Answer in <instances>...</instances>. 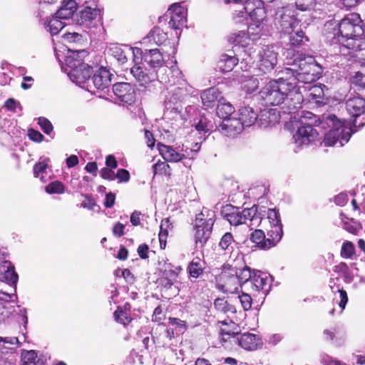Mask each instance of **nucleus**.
<instances>
[{
    "instance_id": "nucleus-1",
    "label": "nucleus",
    "mask_w": 365,
    "mask_h": 365,
    "mask_svg": "<svg viewBox=\"0 0 365 365\" xmlns=\"http://www.w3.org/2000/svg\"><path fill=\"white\" fill-rule=\"evenodd\" d=\"M287 66L275 70L277 80L270 81L259 91V96L266 106L283 104L289 113L301 108L304 101L298 83L310 84L319 79L322 73V66L312 56L293 53L286 57Z\"/></svg>"
},
{
    "instance_id": "nucleus-2",
    "label": "nucleus",
    "mask_w": 365,
    "mask_h": 365,
    "mask_svg": "<svg viewBox=\"0 0 365 365\" xmlns=\"http://www.w3.org/2000/svg\"><path fill=\"white\" fill-rule=\"evenodd\" d=\"M304 118L309 120L314 118V120L311 123L302 121V126L298 128L297 132L293 135L292 139L299 147L309 145L317 139L319 133L314 126L322 129L330 128L324 135L325 146L342 147L349 140L354 133L350 127L345 125L344 121L338 119L333 114L317 117L313 113L307 112V115H304Z\"/></svg>"
},
{
    "instance_id": "nucleus-3",
    "label": "nucleus",
    "mask_w": 365,
    "mask_h": 365,
    "mask_svg": "<svg viewBox=\"0 0 365 365\" xmlns=\"http://www.w3.org/2000/svg\"><path fill=\"white\" fill-rule=\"evenodd\" d=\"M364 33V24L359 14L351 13L346 15L339 23L338 31L334 38L343 46L354 50Z\"/></svg>"
},
{
    "instance_id": "nucleus-4",
    "label": "nucleus",
    "mask_w": 365,
    "mask_h": 365,
    "mask_svg": "<svg viewBox=\"0 0 365 365\" xmlns=\"http://www.w3.org/2000/svg\"><path fill=\"white\" fill-rule=\"evenodd\" d=\"M77 55L78 53L73 52L72 55L66 57V71L73 83L87 90V86L91 81L93 68L76 58Z\"/></svg>"
},
{
    "instance_id": "nucleus-5",
    "label": "nucleus",
    "mask_w": 365,
    "mask_h": 365,
    "mask_svg": "<svg viewBox=\"0 0 365 365\" xmlns=\"http://www.w3.org/2000/svg\"><path fill=\"white\" fill-rule=\"evenodd\" d=\"M274 22L277 29L284 34H289L293 31L299 24L295 11L291 5L277 8L274 14Z\"/></svg>"
},
{
    "instance_id": "nucleus-6",
    "label": "nucleus",
    "mask_w": 365,
    "mask_h": 365,
    "mask_svg": "<svg viewBox=\"0 0 365 365\" xmlns=\"http://www.w3.org/2000/svg\"><path fill=\"white\" fill-rule=\"evenodd\" d=\"M238 260H235L232 264H225L219 276L220 289L227 293H233L238 290L240 284L237 277Z\"/></svg>"
},
{
    "instance_id": "nucleus-7",
    "label": "nucleus",
    "mask_w": 365,
    "mask_h": 365,
    "mask_svg": "<svg viewBox=\"0 0 365 365\" xmlns=\"http://www.w3.org/2000/svg\"><path fill=\"white\" fill-rule=\"evenodd\" d=\"M190 90L191 88L188 87L185 83L172 87L165 101V108L180 112L182 108V104L190 96Z\"/></svg>"
},
{
    "instance_id": "nucleus-8",
    "label": "nucleus",
    "mask_w": 365,
    "mask_h": 365,
    "mask_svg": "<svg viewBox=\"0 0 365 365\" xmlns=\"http://www.w3.org/2000/svg\"><path fill=\"white\" fill-rule=\"evenodd\" d=\"M202 213L198 215L196 217V224L195 225V242L197 248L204 247L212 232V227L215 220L210 217L204 220L201 217Z\"/></svg>"
},
{
    "instance_id": "nucleus-9",
    "label": "nucleus",
    "mask_w": 365,
    "mask_h": 365,
    "mask_svg": "<svg viewBox=\"0 0 365 365\" xmlns=\"http://www.w3.org/2000/svg\"><path fill=\"white\" fill-rule=\"evenodd\" d=\"M221 335L224 340H227V339L225 338V336L228 337L232 336L235 341L237 342L238 344L245 350H255L262 345L261 338L250 332L239 334L237 332L226 331L225 329H222Z\"/></svg>"
},
{
    "instance_id": "nucleus-10",
    "label": "nucleus",
    "mask_w": 365,
    "mask_h": 365,
    "mask_svg": "<svg viewBox=\"0 0 365 365\" xmlns=\"http://www.w3.org/2000/svg\"><path fill=\"white\" fill-rule=\"evenodd\" d=\"M113 75L106 68H98L91 77L89 85L87 86V91L94 93L98 91L106 92L109 91Z\"/></svg>"
},
{
    "instance_id": "nucleus-11",
    "label": "nucleus",
    "mask_w": 365,
    "mask_h": 365,
    "mask_svg": "<svg viewBox=\"0 0 365 365\" xmlns=\"http://www.w3.org/2000/svg\"><path fill=\"white\" fill-rule=\"evenodd\" d=\"M262 3L260 0H246L243 10H239V17H245L249 16L252 22L265 26L264 19L266 17Z\"/></svg>"
},
{
    "instance_id": "nucleus-12",
    "label": "nucleus",
    "mask_w": 365,
    "mask_h": 365,
    "mask_svg": "<svg viewBox=\"0 0 365 365\" xmlns=\"http://www.w3.org/2000/svg\"><path fill=\"white\" fill-rule=\"evenodd\" d=\"M98 0H86L83 9L77 14L74 19L76 23L81 26L90 27L93 21L100 15V9L97 8Z\"/></svg>"
},
{
    "instance_id": "nucleus-13",
    "label": "nucleus",
    "mask_w": 365,
    "mask_h": 365,
    "mask_svg": "<svg viewBox=\"0 0 365 365\" xmlns=\"http://www.w3.org/2000/svg\"><path fill=\"white\" fill-rule=\"evenodd\" d=\"M109 53L115 58L120 64L128 61L130 56L133 57V62L138 63V60L142 56V50L139 48H133L127 45H112L108 49Z\"/></svg>"
},
{
    "instance_id": "nucleus-14",
    "label": "nucleus",
    "mask_w": 365,
    "mask_h": 365,
    "mask_svg": "<svg viewBox=\"0 0 365 365\" xmlns=\"http://www.w3.org/2000/svg\"><path fill=\"white\" fill-rule=\"evenodd\" d=\"M272 277L268 273L257 270L254 272V275L247 290L251 292H261L267 295L271 289Z\"/></svg>"
},
{
    "instance_id": "nucleus-15",
    "label": "nucleus",
    "mask_w": 365,
    "mask_h": 365,
    "mask_svg": "<svg viewBox=\"0 0 365 365\" xmlns=\"http://www.w3.org/2000/svg\"><path fill=\"white\" fill-rule=\"evenodd\" d=\"M277 64V53L271 48H263L259 53L258 69L263 73L272 72Z\"/></svg>"
},
{
    "instance_id": "nucleus-16",
    "label": "nucleus",
    "mask_w": 365,
    "mask_h": 365,
    "mask_svg": "<svg viewBox=\"0 0 365 365\" xmlns=\"http://www.w3.org/2000/svg\"><path fill=\"white\" fill-rule=\"evenodd\" d=\"M36 16L39 19V22L44 26L45 29L52 36L58 34L65 26V24L62 22L61 19L58 18L56 14L53 16L44 10L39 9Z\"/></svg>"
},
{
    "instance_id": "nucleus-17",
    "label": "nucleus",
    "mask_w": 365,
    "mask_h": 365,
    "mask_svg": "<svg viewBox=\"0 0 365 365\" xmlns=\"http://www.w3.org/2000/svg\"><path fill=\"white\" fill-rule=\"evenodd\" d=\"M170 19L169 26L175 30H180L187 21V9L180 4L175 3L169 9Z\"/></svg>"
},
{
    "instance_id": "nucleus-18",
    "label": "nucleus",
    "mask_w": 365,
    "mask_h": 365,
    "mask_svg": "<svg viewBox=\"0 0 365 365\" xmlns=\"http://www.w3.org/2000/svg\"><path fill=\"white\" fill-rule=\"evenodd\" d=\"M112 90L116 98L123 103L131 104L135 100V89L129 83H115Z\"/></svg>"
},
{
    "instance_id": "nucleus-19",
    "label": "nucleus",
    "mask_w": 365,
    "mask_h": 365,
    "mask_svg": "<svg viewBox=\"0 0 365 365\" xmlns=\"http://www.w3.org/2000/svg\"><path fill=\"white\" fill-rule=\"evenodd\" d=\"M346 97L345 107L351 117L356 118L365 113V98L352 94Z\"/></svg>"
},
{
    "instance_id": "nucleus-20",
    "label": "nucleus",
    "mask_w": 365,
    "mask_h": 365,
    "mask_svg": "<svg viewBox=\"0 0 365 365\" xmlns=\"http://www.w3.org/2000/svg\"><path fill=\"white\" fill-rule=\"evenodd\" d=\"M158 148L163 158L167 162L178 163L190 157L188 148L184 153L178 152L173 147L159 143Z\"/></svg>"
},
{
    "instance_id": "nucleus-21",
    "label": "nucleus",
    "mask_w": 365,
    "mask_h": 365,
    "mask_svg": "<svg viewBox=\"0 0 365 365\" xmlns=\"http://www.w3.org/2000/svg\"><path fill=\"white\" fill-rule=\"evenodd\" d=\"M141 63L138 60V63L130 68V73L139 82L140 86H145L146 84L154 81L158 78L157 73L155 70L149 72H145V70L138 64Z\"/></svg>"
},
{
    "instance_id": "nucleus-22",
    "label": "nucleus",
    "mask_w": 365,
    "mask_h": 365,
    "mask_svg": "<svg viewBox=\"0 0 365 365\" xmlns=\"http://www.w3.org/2000/svg\"><path fill=\"white\" fill-rule=\"evenodd\" d=\"M221 132L227 136L234 137L240 133L246 126L240 118H229L223 120L220 125Z\"/></svg>"
},
{
    "instance_id": "nucleus-23",
    "label": "nucleus",
    "mask_w": 365,
    "mask_h": 365,
    "mask_svg": "<svg viewBox=\"0 0 365 365\" xmlns=\"http://www.w3.org/2000/svg\"><path fill=\"white\" fill-rule=\"evenodd\" d=\"M279 113L276 109H264L257 114L256 123L261 128H267L279 122Z\"/></svg>"
},
{
    "instance_id": "nucleus-24",
    "label": "nucleus",
    "mask_w": 365,
    "mask_h": 365,
    "mask_svg": "<svg viewBox=\"0 0 365 365\" xmlns=\"http://www.w3.org/2000/svg\"><path fill=\"white\" fill-rule=\"evenodd\" d=\"M138 60L140 61L143 60L153 69L161 67L164 63L163 55L157 48L142 51V56Z\"/></svg>"
},
{
    "instance_id": "nucleus-25",
    "label": "nucleus",
    "mask_w": 365,
    "mask_h": 365,
    "mask_svg": "<svg viewBox=\"0 0 365 365\" xmlns=\"http://www.w3.org/2000/svg\"><path fill=\"white\" fill-rule=\"evenodd\" d=\"M242 214L244 223L247 224L249 227H257L262 221L260 213L258 212V206L256 205L250 208H245Z\"/></svg>"
},
{
    "instance_id": "nucleus-26",
    "label": "nucleus",
    "mask_w": 365,
    "mask_h": 365,
    "mask_svg": "<svg viewBox=\"0 0 365 365\" xmlns=\"http://www.w3.org/2000/svg\"><path fill=\"white\" fill-rule=\"evenodd\" d=\"M237 260L238 264L237 277L239 279L240 287H242L244 286L245 289H247L255 270H252L250 267L242 263L241 260Z\"/></svg>"
},
{
    "instance_id": "nucleus-27",
    "label": "nucleus",
    "mask_w": 365,
    "mask_h": 365,
    "mask_svg": "<svg viewBox=\"0 0 365 365\" xmlns=\"http://www.w3.org/2000/svg\"><path fill=\"white\" fill-rule=\"evenodd\" d=\"M78 3L75 0H63L60 9L55 14L58 18L68 19L73 16Z\"/></svg>"
},
{
    "instance_id": "nucleus-28",
    "label": "nucleus",
    "mask_w": 365,
    "mask_h": 365,
    "mask_svg": "<svg viewBox=\"0 0 365 365\" xmlns=\"http://www.w3.org/2000/svg\"><path fill=\"white\" fill-rule=\"evenodd\" d=\"M238 112V117L246 127H250L256 123L257 113L252 107H242L239 109Z\"/></svg>"
},
{
    "instance_id": "nucleus-29",
    "label": "nucleus",
    "mask_w": 365,
    "mask_h": 365,
    "mask_svg": "<svg viewBox=\"0 0 365 365\" xmlns=\"http://www.w3.org/2000/svg\"><path fill=\"white\" fill-rule=\"evenodd\" d=\"M282 225H271L266 237L267 244H264V247H269L271 248L275 246L282 239Z\"/></svg>"
},
{
    "instance_id": "nucleus-30",
    "label": "nucleus",
    "mask_w": 365,
    "mask_h": 365,
    "mask_svg": "<svg viewBox=\"0 0 365 365\" xmlns=\"http://www.w3.org/2000/svg\"><path fill=\"white\" fill-rule=\"evenodd\" d=\"M220 93L215 87L210 88L204 91L201 94V99L203 105L208 108L214 106L215 103L219 101Z\"/></svg>"
},
{
    "instance_id": "nucleus-31",
    "label": "nucleus",
    "mask_w": 365,
    "mask_h": 365,
    "mask_svg": "<svg viewBox=\"0 0 365 365\" xmlns=\"http://www.w3.org/2000/svg\"><path fill=\"white\" fill-rule=\"evenodd\" d=\"M224 212H225V217L232 225L237 226L244 223L242 211H240L238 208L227 205Z\"/></svg>"
},
{
    "instance_id": "nucleus-32",
    "label": "nucleus",
    "mask_w": 365,
    "mask_h": 365,
    "mask_svg": "<svg viewBox=\"0 0 365 365\" xmlns=\"http://www.w3.org/2000/svg\"><path fill=\"white\" fill-rule=\"evenodd\" d=\"M342 227L347 232L353 235L357 233L362 229L361 224L354 218H349L344 214H340Z\"/></svg>"
},
{
    "instance_id": "nucleus-33",
    "label": "nucleus",
    "mask_w": 365,
    "mask_h": 365,
    "mask_svg": "<svg viewBox=\"0 0 365 365\" xmlns=\"http://www.w3.org/2000/svg\"><path fill=\"white\" fill-rule=\"evenodd\" d=\"M222 101V98H220L218 101L216 114L220 118L225 120V119L230 118V116L233 113L235 109L231 103Z\"/></svg>"
},
{
    "instance_id": "nucleus-34",
    "label": "nucleus",
    "mask_w": 365,
    "mask_h": 365,
    "mask_svg": "<svg viewBox=\"0 0 365 365\" xmlns=\"http://www.w3.org/2000/svg\"><path fill=\"white\" fill-rule=\"evenodd\" d=\"M237 244L232 234L227 232L221 237L219 247L222 250L226 252V253H231L236 247Z\"/></svg>"
},
{
    "instance_id": "nucleus-35",
    "label": "nucleus",
    "mask_w": 365,
    "mask_h": 365,
    "mask_svg": "<svg viewBox=\"0 0 365 365\" xmlns=\"http://www.w3.org/2000/svg\"><path fill=\"white\" fill-rule=\"evenodd\" d=\"M238 59L235 56H228L227 54L222 55L218 61V68L223 73L231 71L237 64Z\"/></svg>"
},
{
    "instance_id": "nucleus-36",
    "label": "nucleus",
    "mask_w": 365,
    "mask_h": 365,
    "mask_svg": "<svg viewBox=\"0 0 365 365\" xmlns=\"http://www.w3.org/2000/svg\"><path fill=\"white\" fill-rule=\"evenodd\" d=\"M19 344V341L17 337H1L0 336V352L2 354L8 353L9 350L15 349V346H17Z\"/></svg>"
},
{
    "instance_id": "nucleus-37",
    "label": "nucleus",
    "mask_w": 365,
    "mask_h": 365,
    "mask_svg": "<svg viewBox=\"0 0 365 365\" xmlns=\"http://www.w3.org/2000/svg\"><path fill=\"white\" fill-rule=\"evenodd\" d=\"M265 26L251 22L247 27V36L252 41H257L264 35Z\"/></svg>"
},
{
    "instance_id": "nucleus-38",
    "label": "nucleus",
    "mask_w": 365,
    "mask_h": 365,
    "mask_svg": "<svg viewBox=\"0 0 365 365\" xmlns=\"http://www.w3.org/2000/svg\"><path fill=\"white\" fill-rule=\"evenodd\" d=\"M250 240L255 246L263 250L269 249V247H264L267 244V237L262 230H255L250 235Z\"/></svg>"
},
{
    "instance_id": "nucleus-39",
    "label": "nucleus",
    "mask_w": 365,
    "mask_h": 365,
    "mask_svg": "<svg viewBox=\"0 0 365 365\" xmlns=\"http://www.w3.org/2000/svg\"><path fill=\"white\" fill-rule=\"evenodd\" d=\"M289 43L293 46H299L303 44L304 42L309 41L308 37L305 35L304 32L300 29L294 31H291L289 34Z\"/></svg>"
},
{
    "instance_id": "nucleus-40",
    "label": "nucleus",
    "mask_w": 365,
    "mask_h": 365,
    "mask_svg": "<svg viewBox=\"0 0 365 365\" xmlns=\"http://www.w3.org/2000/svg\"><path fill=\"white\" fill-rule=\"evenodd\" d=\"M203 262L199 257H196L189 264L187 270L190 277L197 278L203 272Z\"/></svg>"
},
{
    "instance_id": "nucleus-41",
    "label": "nucleus",
    "mask_w": 365,
    "mask_h": 365,
    "mask_svg": "<svg viewBox=\"0 0 365 365\" xmlns=\"http://www.w3.org/2000/svg\"><path fill=\"white\" fill-rule=\"evenodd\" d=\"M5 263L8 264V266L3 274V279L9 284H16L18 281V274L14 270V267L9 262Z\"/></svg>"
},
{
    "instance_id": "nucleus-42",
    "label": "nucleus",
    "mask_w": 365,
    "mask_h": 365,
    "mask_svg": "<svg viewBox=\"0 0 365 365\" xmlns=\"http://www.w3.org/2000/svg\"><path fill=\"white\" fill-rule=\"evenodd\" d=\"M195 127L200 133H210L213 129V123L207 117L201 115Z\"/></svg>"
},
{
    "instance_id": "nucleus-43",
    "label": "nucleus",
    "mask_w": 365,
    "mask_h": 365,
    "mask_svg": "<svg viewBox=\"0 0 365 365\" xmlns=\"http://www.w3.org/2000/svg\"><path fill=\"white\" fill-rule=\"evenodd\" d=\"M259 87V81L252 76H247L242 82V88L247 93L255 92Z\"/></svg>"
},
{
    "instance_id": "nucleus-44",
    "label": "nucleus",
    "mask_w": 365,
    "mask_h": 365,
    "mask_svg": "<svg viewBox=\"0 0 365 365\" xmlns=\"http://www.w3.org/2000/svg\"><path fill=\"white\" fill-rule=\"evenodd\" d=\"M114 317L116 322L123 325L128 324L132 320L130 313L124 311L123 308L120 307H118L117 310L114 312Z\"/></svg>"
},
{
    "instance_id": "nucleus-45",
    "label": "nucleus",
    "mask_w": 365,
    "mask_h": 365,
    "mask_svg": "<svg viewBox=\"0 0 365 365\" xmlns=\"http://www.w3.org/2000/svg\"><path fill=\"white\" fill-rule=\"evenodd\" d=\"M45 190L48 194H63L65 192V185L61 182L56 180L50 182Z\"/></svg>"
},
{
    "instance_id": "nucleus-46",
    "label": "nucleus",
    "mask_w": 365,
    "mask_h": 365,
    "mask_svg": "<svg viewBox=\"0 0 365 365\" xmlns=\"http://www.w3.org/2000/svg\"><path fill=\"white\" fill-rule=\"evenodd\" d=\"M153 170L154 175L160 174V175H171V168L168 164L165 162L158 161L155 164L153 165Z\"/></svg>"
},
{
    "instance_id": "nucleus-47",
    "label": "nucleus",
    "mask_w": 365,
    "mask_h": 365,
    "mask_svg": "<svg viewBox=\"0 0 365 365\" xmlns=\"http://www.w3.org/2000/svg\"><path fill=\"white\" fill-rule=\"evenodd\" d=\"M37 353L34 350L27 351L21 355V365H36Z\"/></svg>"
},
{
    "instance_id": "nucleus-48",
    "label": "nucleus",
    "mask_w": 365,
    "mask_h": 365,
    "mask_svg": "<svg viewBox=\"0 0 365 365\" xmlns=\"http://www.w3.org/2000/svg\"><path fill=\"white\" fill-rule=\"evenodd\" d=\"M355 254L354 244L350 241H346L343 243L341 250V256L343 258H351Z\"/></svg>"
},
{
    "instance_id": "nucleus-49",
    "label": "nucleus",
    "mask_w": 365,
    "mask_h": 365,
    "mask_svg": "<svg viewBox=\"0 0 365 365\" xmlns=\"http://www.w3.org/2000/svg\"><path fill=\"white\" fill-rule=\"evenodd\" d=\"M173 225L170 221L169 218H165L161 221L160 226V233H159V241L164 240L167 239L168 235V230L172 229Z\"/></svg>"
},
{
    "instance_id": "nucleus-50",
    "label": "nucleus",
    "mask_w": 365,
    "mask_h": 365,
    "mask_svg": "<svg viewBox=\"0 0 365 365\" xmlns=\"http://www.w3.org/2000/svg\"><path fill=\"white\" fill-rule=\"evenodd\" d=\"M350 83L359 88H365V75L358 71L355 72L350 76Z\"/></svg>"
},
{
    "instance_id": "nucleus-51",
    "label": "nucleus",
    "mask_w": 365,
    "mask_h": 365,
    "mask_svg": "<svg viewBox=\"0 0 365 365\" xmlns=\"http://www.w3.org/2000/svg\"><path fill=\"white\" fill-rule=\"evenodd\" d=\"M215 307L221 312H232V307L224 299L217 298L214 302Z\"/></svg>"
},
{
    "instance_id": "nucleus-52",
    "label": "nucleus",
    "mask_w": 365,
    "mask_h": 365,
    "mask_svg": "<svg viewBox=\"0 0 365 365\" xmlns=\"http://www.w3.org/2000/svg\"><path fill=\"white\" fill-rule=\"evenodd\" d=\"M316 0H295V5L300 11H309L314 8Z\"/></svg>"
},
{
    "instance_id": "nucleus-53",
    "label": "nucleus",
    "mask_w": 365,
    "mask_h": 365,
    "mask_svg": "<svg viewBox=\"0 0 365 365\" xmlns=\"http://www.w3.org/2000/svg\"><path fill=\"white\" fill-rule=\"evenodd\" d=\"M38 124L41 130L47 135H50L53 131V127L51 121L45 117L38 118Z\"/></svg>"
},
{
    "instance_id": "nucleus-54",
    "label": "nucleus",
    "mask_w": 365,
    "mask_h": 365,
    "mask_svg": "<svg viewBox=\"0 0 365 365\" xmlns=\"http://www.w3.org/2000/svg\"><path fill=\"white\" fill-rule=\"evenodd\" d=\"M267 219L271 225H282L279 212L275 209H269L267 211Z\"/></svg>"
},
{
    "instance_id": "nucleus-55",
    "label": "nucleus",
    "mask_w": 365,
    "mask_h": 365,
    "mask_svg": "<svg viewBox=\"0 0 365 365\" xmlns=\"http://www.w3.org/2000/svg\"><path fill=\"white\" fill-rule=\"evenodd\" d=\"M244 310H250L252 307V299L250 294L244 293L239 297Z\"/></svg>"
},
{
    "instance_id": "nucleus-56",
    "label": "nucleus",
    "mask_w": 365,
    "mask_h": 365,
    "mask_svg": "<svg viewBox=\"0 0 365 365\" xmlns=\"http://www.w3.org/2000/svg\"><path fill=\"white\" fill-rule=\"evenodd\" d=\"M248 38L247 31H240L237 34H233L231 36V39H233V42L240 44L245 41V39Z\"/></svg>"
},
{
    "instance_id": "nucleus-57",
    "label": "nucleus",
    "mask_w": 365,
    "mask_h": 365,
    "mask_svg": "<svg viewBox=\"0 0 365 365\" xmlns=\"http://www.w3.org/2000/svg\"><path fill=\"white\" fill-rule=\"evenodd\" d=\"M48 164L46 160L40 161L36 163L34 166V175L36 178H38L40 174L43 173L47 168Z\"/></svg>"
},
{
    "instance_id": "nucleus-58",
    "label": "nucleus",
    "mask_w": 365,
    "mask_h": 365,
    "mask_svg": "<svg viewBox=\"0 0 365 365\" xmlns=\"http://www.w3.org/2000/svg\"><path fill=\"white\" fill-rule=\"evenodd\" d=\"M115 178H118L120 182H127L130 180V173L125 169H119L115 174Z\"/></svg>"
},
{
    "instance_id": "nucleus-59",
    "label": "nucleus",
    "mask_w": 365,
    "mask_h": 365,
    "mask_svg": "<svg viewBox=\"0 0 365 365\" xmlns=\"http://www.w3.org/2000/svg\"><path fill=\"white\" fill-rule=\"evenodd\" d=\"M28 132L29 138L34 142L41 143L44 139V136L38 130L29 129Z\"/></svg>"
},
{
    "instance_id": "nucleus-60",
    "label": "nucleus",
    "mask_w": 365,
    "mask_h": 365,
    "mask_svg": "<svg viewBox=\"0 0 365 365\" xmlns=\"http://www.w3.org/2000/svg\"><path fill=\"white\" fill-rule=\"evenodd\" d=\"M334 271L342 274L346 278L349 277V268L345 262H341L335 266Z\"/></svg>"
},
{
    "instance_id": "nucleus-61",
    "label": "nucleus",
    "mask_w": 365,
    "mask_h": 365,
    "mask_svg": "<svg viewBox=\"0 0 365 365\" xmlns=\"http://www.w3.org/2000/svg\"><path fill=\"white\" fill-rule=\"evenodd\" d=\"M101 176L106 180H113L115 179V174L108 168H103L100 171Z\"/></svg>"
},
{
    "instance_id": "nucleus-62",
    "label": "nucleus",
    "mask_w": 365,
    "mask_h": 365,
    "mask_svg": "<svg viewBox=\"0 0 365 365\" xmlns=\"http://www.w3.org/2000/svg\"><path fill=\"white\" fill-rule=\"evenodd\" d=\"M169 324L180 329H186V322L175 317L169 318Z\"/></svg>"
},
{
    "instance_id": "nucleus-63",
    "label": "nucleus",
    "mask_w": 365,
    "mask_h": 365,
    "mask_svg": "<svg viewBox=\"0 0 365 365\" xmlns=\"http://www.w3.org/2000/svg\"><path fill=\"white\" fill-rule=\"evenodd\" d=\"M340 297V302L338 303L339 306L341 308V310L344 309L347 302H348V296L347 293L344 289H339Z\"/></svg>"
},
{
    "instance_id": "nucleus-64",
    "label": "nucleus",
    "mask_w": 365,
    "mask_h": 365,
    "mask_svg": "<svg viewBox=\"0 0 365 365\" xmlns=\"http://www.w3.org/2000/svg\"><path fill=\"white\" fill-rule=\"evenodd\" d=\"M144 133H145V139L146 140V144L148 145V147L150 148H153L155 145V140L153 137V133L148 130H144Z\"/></svg>"
}]
</instances>
